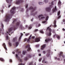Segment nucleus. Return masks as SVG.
<instances>
[{
  "instance_id": "1",
  "label": "nucleus",
  "mask_w": 65,
  "mask_h": 65,
  "mask_svg": "<svg viewBox=\"0 0 65 65\" xmlns=\"http://www.w3.org/2000/svg\"><path fill=\"white\" fill-rule=\"evenodd\" d=\"M15 9V7H13L11 10H10V13L12 14L11 15L10 14H7L6 15L5 19L4 20V21L6 22V21H8L9 19L12 18V14H13L14 13V10Z\"/></svg>"
},
{
  "instance_id": "2",
  "label": "nucleus",
  "mask_w": 65,
  "mask_h": 65,
  "mask_svg": "<svg viewBox=\"0 0 65 65\" xmlns=\"http://www.w3.org/2000/svg\"><path fill=\"white\" fill-rule=\"evenodd\" d=\"M20 23H21V22L20 21L17 22L15 24L16 25L13 26L12 27L9 28L8 29L9 32H10L11 31H12V30H15L17 28H18V27H19V25H20Z\"/></svg>"
},
{
  "instance_id": "3",
  "label": "nucleus",
  "mask_w": 65,
  "mask_h": 65,
  "mask_svg": "<svg viewBox=\"0 0 65 65\" xmlns=\"http://www.w3.org/2000/svg\"><path fill=\"white\" fill-rule=\"evenodd\" d=\"M51 5L50 6V7H47L46 8V11L47 12H50L51 10V8L52 7H53V5H54V4H53V1L51 3Z\"/></svg>"
},
{
  "instance_id": "4",
  "label": "nucleus",
  "mask_w": 65,
  "mask_h": 65,
  "mask_svg": "<svg viewBox=\"0 0 65 65\" xmlns=\"http://www.w3.org/2000/svg\"><path fill=\"white\" fill-rule=\"evenodd\" d=\"M48 30L49 31V32L47 34V35L48 36H50L52 35V33H51V32H52V30L50 28V27H48L47 28V30Z\"/></svg>"
},
{
  "instance_id": "5",
  "label": "nucleus",
  "mask_w": 65,
  "mask_h": 65,
  "mask_svg": "<svg viewBox=\"0 0 65 65\" xmlns=\"http://www.w3.org/2000/svg\"><path fill=\"white\" fill-rule=\"evenodd\" d=\"M38 18H39V20H43V19H44L45 18V17H43V15L42 14L38 16Z\"/></svg>"
},
{
  "instance_id": "6",
  "label": "nucleus",
  "mask_w": 65,
  "mask_h": 65,
  "mask_svg": "<svg viewBox=\"0 0 65 65\" xmlns=\"http://www.w3.org/2000/svg\"><path fill=\"white\" fill-rule=\"evenodd\" d=\"M25 48H28L27 50V51L28 52H29V51H30L31 50V47H30V45L29 44L27 45L25 47Z\"/></svg>"
},
{
  "instance_id": "7",
  "label": "nucleus",
  "mask_w": 65,
  "mask_h": 65,
  "mask_svg": "<svg viewBox=\"0 0 65 65\" xmlns=\"http://www.w3.org/2000/svg\"><path fill=\"white\" fill-rule=\"evenodd\" d=\"M36 9V7H35V8H33V7H30L29 8V10H31V12H33L34 11V10H35Z\"/></svg>"
},
{
  "instance_id": "8",
  "label": "nucleus",
  "mask_w": 65,
  "mask_h": 65,
  "mask_svg": "<svg viewBox=\"0 0 65 65\" xmlns=\"http://www.w3.org/2000/svg\"><path fill=\"white\" fill-rule=\"evenodd\" d=\"M23 2H24V1H23V0H20L19 1L16 2V4L17 5H18V4H19L20 3H22Z\"/></svg>"
},
{
  "instance_id": "9",
  "label": "nucleus",
  "mask_w": 65,
  "mask_h": 65,
  "mask_svg": "<svg viewBox=\"0 0 65 65\" xmlns=\"http://www.w3.org/2000/svg\"><path fill=\"white\" fill-rule=\"evenodd\" d=\"M51 40H52V39L50 38H48L45 40L46 42H48V41H51Z\"/></svg>"
},
{
  "instance_id": "10",
  "label": "nucleus",
  "mask_w": 65,
  "mask_h": 65,
  "mask_svg": "<svg viewBox=\"0 0 65 65\" xmlns=\"http://www.w3.org/2000/svg\"><path fill=\"white\" fill-rule=\"evenodd\" d=\"M57 7L56 6H55V8H54L52 9V12L53 13H54L55 11H57Z\"/></svg>"
},
{
  "instance_id": "11",
  "label": "nucleus",
  "mask_w": 65,
  "mask_h": 65,
  "mask_svg": "<svg viewBox=\"0 0 65 65\" xmlns=\"http://www.w3.org/2000/svg\"><path fill=\"white\" fill-rule=\"evenodd\" d=\"M48 53L46 55L47 57H48L50 55V50H47Z\"/></svg>"
},
{
  "instance_id": "12",
  "label": "nucleus",
  "mask_w": 65,
  "mask_h": 65,
  "mask_svg": "<svg viewBox=\"0 0 65 65\" xmlns=\"http://www.w3.org/2000/svg\"><path fill=\"white\" fill-rule=\"evenodd\" d=\"M48 16H47L46 17V19H45V21H43L42 22V23H43V24H44V23H46V21L48 20Z\"/></svg>"
},
{
  "instance_id": "13",
  "label": "nucleus",
  "mask_w": 65,
  "mask_h": 65,
  "mask_svg": "<svg viewBox=\"0 0 65 65\" xmlns=\"http://www.w3.org/2000/svg\"><path fill=\"white\" fill-rule=\"evenodd\" d=\"M3 46H4L5 50H6V51H7V48H6L5 44V43H3Z\"/></svg>"
},
{
  "instance_id": "14",
  "label": "nucleus",
  "mask_w": 65,
  "mask_h": 65,
  "mask_svg": "<svg viewBox=\"0 0 65 65\" xmlns=\"http://www.w3.org/2000/svg\"><path fill=\"white\" fill-rule=\"evenodd\" d=\"M40 41V39L39 38H36L35 40L36 42H39Z\"/></svg>"
},
{
  "instance_id": "15",
  "label": "nucleus",
  "mask_w": 65,
  "mask_h": 65,
  "mask_svg": "<svg viewBox=\"0 0 65 65\" xmlns=\"http://www.w3.org/2000/svg\"><path fill=\"white\" fill-rule=\"evenodd\" d=\"M56 36V37L58 39H60V36L56 34H55V35H53V37L54 38L55 37V36Z\"/></svg>"
},
{
  "instance_id": "16",
  "label": "nucleus",
  "mask_w": 65,
  "mask_h": 65,
  "mask_svg": "<svg viewBox=\"0 0 65 65\" xmlns=\"http://www.w3.org/2000/svg\"><path fill=\"white\" fill-rule=\"evenodd\" d=\"M46 46V45L45 44H44L43 45H42V46H41V49L42 50H43V49Z\"/></svg>"
},
{
  "instance_id": "17",
  "label": "nucleus",
  "mask_w": 65,
  "mask_h": 65,
  "mask_svg": "<svg viewBox=\"0 0 65 65\" xmlns=\"http://www.w3.org/2000/svg\"><path fill=\"white\" fill-rule=\"evenodd\" d=\"M58 6H60L61 5V2L60 1H59L58 3Z\"/></svg>"
},
{
  "instance_id": "18",
  "label": "nucleus",
  "mask_w": 65,
  "mask_h": 65,
  "mask_svg": "<svg viewBox=\"0 0 65 65\" xmlns=\"http://www.w3.org/2000/svg\"><path fill=\"white\" fill-rule=\"evenodd\" d=\"M31 36H32V35H30L29 38L27 40V42L29 43L30 42V38H31Z\"/></svg>"
},
{
  "instance_id": "19",
  "label": "nucleus",
  "mask_w": 65,
  "mask_h": 65,
  "mask_svg": "<svg viewBox=\"0 0 65 65\" xmlns=\"http://www.w3.org/2000/svg\"><path fill=\"white\" fill-rule=\"evenodd\" d=\"M58 55H59V57H60V56H62V55H63V52H60L59 54H58Z\"/></svg>"
},
{
  "instance_id": "20",
  "label": "nucleus",
  "mask_w": 65,
  "mask_h": 65,
  "mask_svg": "<svg viewBox=\"0 0 65 65\" xmlns=\"http://www.w3.org/2000/svg\"><path fill=\"white\" fill-rule=\"evenodd\" d=\"M12 0H6V2L7 3H11Z\"/></svg>"
},
{
  "instance_id": "21",
  "label": "nucleus",
  "mask_w": 65,
  "mask_h": 65,
  "mask_svg": "<svg viewBox=\"0 0 65 65\" xmlns=\"http://www.w3.org/2000/svg\"><path fill=\"white\" fill-rule=\"evenodd\" d=\"M18 59L20 62H23V60L22 59H20V58H19Z\"/></svg>"
},
{
  "instance_id": "22",
  "label": "nucleus",
  "mask_w": 65,
  "mask_h": 65,
  "mask_svg": "<svg viewBox=\"0 0 65 65\" xmlns=\"http://www.w3.org/2000/svg\"><path fill=\"white\" fill-rule=\"evenodd\" d=\"M32 56L30 54H29L27 55V57L28 58H30Z\"/></svg>"
},
{
  "instance_id": "23",
  "label": "nucleus",
  "mask_w": 65,
  "mask_h": 65,
  "mask_svg": "<svg viewBox=\"0 0 65 65\" xmlns=\"http://www.w3.org/2000/svg\"><path fill=\"white\" fill-rule=\"evenodd\" d=\"M45 59H43L42 61V62L43 63H47V62H45Z\"/></svg>"
},
{
  "instance_id": "24",
  "label": "nucleus",
  "mask_w": 65,
  "mask_h": 65,
  "mask_svg": "<svg viewBox=\"0 0 65 65\" xmlns=\"http://www.w3.org/2000/svg\"><path fill=\"white\" fill-rule=\"evenodd\" d=\"M0 60L2 62L4 61V59L2 58H0Z\"/></svg>"
},
{
  "instance_id": "25",
  "label": "nucleus",
  "mask_w": 65,
  "mask_h": 65,
  "mask_svg": "<svg viewBox=\"0 0 65 65\" xmlns=\"http://www.w3.org/2000/svg\"><path fill=\"white\" fill-rule=\"evenodd\" d=\"M32 25H30L29 26L28 29H31V28H32Z\"/></svg>"
},
{
  "instance_id": "26",
  "label": "nucleus",
  "mask_w": 65,
  "mask_h": 65,
  "mask_svg": "<svg viewBox=\"0 0 65 65\" xmlns=\"http://www.w3.org/2000/svg\"><path fill=\"white\" fill-rule=\"evenodd\" d=\"M23 55H25V54H26V53H27V52H26V51H23Z\"/></svg>"
},
{
  "instance_id": "27",
  "label": "nucleus",
  "mask_w": 65,
  "mask_h": 65,
  "mask_svg": "<svg viewBox=\"0 0 65 65\" xmlns=\"http://www.w3.org/2000/svg\"><path fill=\"white\" fill-rule=\"evenodd\" d=\"M19 42H16V45L17 46H18L19 45Z\"/></svg>"
},
{
  "instance_id": "28",
  "label": "nucleus",
  "mask_w": 65,
  "mask_h": 65,
  "mask_svg": "<svg viewBox=\"0 0 65 65\" xmlns=\"http://www.w3.org/2000/svg\"><path fill=\"white\" fill-rule=\"evenodd\" d=\"M17 38L16 37L14 38L13 39L14 42V41H15V40H17Z\"/></svg>"
},
{
  "instance_id": "29",
  "label": "nucleus",
  "mask_w": 65,
  "mask_h": 65,
  "mask_svg": "<svg viewBox=\"0 0 65 65\" xmlns=\"http://www.w3.org/2000/svg\"><path fill=\"white\" fill-rule=\"evenodd\" d=\"M16 22H17V20L16 19H15L12 22L13 24H14Z\"/></svg>"
},
{
  "instance_id": "30",
  "label": "nucleus",
  "mask_w": 65,
  "mask_h": 65,
  "mask_svg": "<svg viewBox=\"0 0 65 65\" xmlns=\"http://www.w3.org/2000/svg\"><path fill=\"white\" fill-rule=\"evenodd\" d=\"M60 14V11H59L57 13L58 15H59Z\"/></svg>"
},
{
  "instance_id": "31",
  "label": "nucleus",
  "mask_w": 65,
  "mask_h": 65,
  "mask_svg": "<svg viewBox=\"0 0 65 65\" xmlns=\"http://www.w3.org/2000/svg\"><path fill=\"white\" fill-rule=\"evenodd\" d=\"M18 65H24V63L23 64L22 63H20L18 64Z\"/></svg>"
},
{
  "instance_id": "32",
  "label": "nucleus",
  "mask_w": 65,
  "mask_h": 65,
  "mask_svg": "<svg viewBox=\"0 0 65 65\" xmlns=\"http://www.w3.org/2000/svg\"><path fill=\"white\" fill-rule=\"evenodd\" d=\"M19 27L20 28H21V29H22L23 28V25H21Z\"/></svg>"
},
{
  "instance_id": "33",
  "label": "nucleus",
  "mask_w": 65,
  "mask_h": 65,
  "mask_svg": "<svg viewBox=\"0 0 65 65\" xmlns=\"http://www.w3.org/2000/svg\"><path fill=\"white\" fill-rule=\"evenodd\" d=\"M43 4V3L39 2V5H42V4Z\"/></svg>"
},
{
  "instance_id": "34",
  "label": "nucleus",
  "mask_w": 65,
  "mask_h": 65,
  "mask_svg": "<svg viewBox=\"0 0 65 65\" xmlns=\"http://www.w3.org/2000/svg\"><path fill=\"white\" fill-rule=\"evenodd\" d=\"M41 25H40V24H39L38 26H37V25H36V28H38V27H40V26Z\"/></svg>"
},
{
  "instance_id": "35",
  "label": "nucleus",
  "mask_w": 65,
  "mask_h": 65,
  "mask_svg": "<svg viewBox=\"0 0 65 65\" xmlns=\"http://www.w3.org/2000/svg\"><path fill=\"white\" fill-rule=\"evenodd\" d=\"M2 29L3 30V29H3V28L4 27V25H3V24H2Z\"/></svg>"
},
{
  "instance_id": "36",
  "label": "nucleus",
  "mask_w": 65,
  "mask_h": 65,
  "mask_svg": "<svg viewBox=\"0 0 65 65\" xmlns=\"http://www.w3.org/2000/svg\"><path fill=\"white\" fill-rule=\"evenodd\" d=\"M9 46H11V43L9 42Z\"/></svg>"
},
{
  "instance_id": "37",
  "label": "nucleus",
  "mask_w": 65,
  "mask_h": 65,
  "mask_svg": "<svg viewBox=\"0 0 65 65\" xmlns=\"http://www.w3.org/2000/svg\"><path fill=\"white\" fill-rule=\"evenodd\" d=\"M55 59H57V60H60V59L59 58H57V57H55Z\"/></svg>"
},
{
  "instance_id": "38",
  "label": "nucleus",
  "mask_w": 65,
  "mask_h": 65,
  "mask_svg": "<svg viewBox=\"0 0 65 65\" xmlns=\"http://www.w3.org/2000/svg\"><path fill=\"white\" fill-rule=\"evenodd\" d=\"M6 39L7 40H8L9 39V38L8 37V36H7L6 37Z\"/></svg>"
},
{
  "instance_id": "39",
  "label": "nucleus",
  "mask_w": 65,
  "mask_h": 65,
  "mask_svg": "<svg viewBox=\"0 0 65 65\" xmlns=\"http://www.w3.org/2000/svg\"><path fill=\"white\" fill-rule=\"evenodd\" d=\"M40 33H42V34H43V33H44V32H43V30H42L40 31Z\"/></svg>"
},
{
  "instance_id": "40",
  "label": "nucleus",
  "mask_w": 65,
  "mask_h": 65,
  "mask_svg": "<svg viewBox=\"0 0 65 65\" xmlns=\"http://www.w3.org/2000/svg\"><path fill=\"white\" fill-rule=\"evenodd\" d=\"M44 2H45V3H46L48 2V0H45Z\"/></svg>"
},
{
  "instance_id": "41",
  "label": "nucleus",
  "mask_w": 65,
  "mask_h": 65,
  "mask_svg": "<svg viewBox=\"0 0 65 65\" xmlns=\"http://www.w3.org/2000/svg\"><path fill=\"white\" fill-rule=\"evenodd\" d=\"M21 37H22V36H20V37L19 39V41H20V40H21Z\"/></svg>"
},
{
  "instance_id": "42",
  "label": "nucleus",
  "mask_w": 65,
  "mask_h": 65,
  "mask_svg": "<svg viewBox=\"0 0 65 65\" xmlns=\"http://www.w3.org/2000/svg\"><path fill=\"white\" fill-rule=\"evenodd\" d=\"M16 56L17 58H18V59L19 58H20L18 57V55L17 54H16Z\"/></svg>"
},
{
  "instance_id": "43",
  "label": "nucleus",
  "mask_w": 65,
  "mask_h": 65,
  "mask_svg": "<svg viewBox=\"0 0 65 65\" xmlns=\"http://www.w3.org/2000/svg\"><path fill=\"white\" fill-rule=\"evenodd\" d=\"M38 31V30L37 29H35L34 30V32H37Z\"/></svg>"
},
{
  "instance_id": "44",
  "label": "nucleus",
  "mask_w": 65,
  "mask_h": 65,
  "mask_svg": "<svg viewBox=\"0 0 65 65\" xmlns=\"http://www.w3.org/2000/svg\"><path fill=\"white\" fill-rule=\"evenodd\" d=\"M29 34H30L29 33L26 34H25V36H28V35H29Z\"/></svg>"
},
{
  "instance_id": "45",
  "label": "nucleus",
  "mask_w": 65,
  "mask_h": 65,
  "mask_svg": "<svg viewBox=\"0 0 65 65\" xmlns=\"http://www.w3.org/2000/svg\"><path fill=\"white\" fill-rule=\"evenodd\" d=\"M28 4H27L25 6V7L26 8H28Z\"/></svg>"
},
{
  "instance_id": "46",
  "label": "nucleus",
  "mask_w": 65,
  "mask_h": 65,
  "mask_svg": "<svg viewBox=\"0 0 65 65\" xmlns=\"http://www.w3.org/2000/svg\"><path fill=\"white\" fill-rule=\"evenodd\" d=\"M42 59V58H41L39 59V62H40L41 61V60Z\"/></svg>"
},
{
  "instance_id": "47",
  "label": "nucleus",
  "mask_w": 65,
  "mask_h": 65,
  "mask_svg": "<svg viewBox=\"0 0 65 65\" xmlns=\"http://www.w3.org/2000/svg\"><path fill=\"white\" fill-rule=\"evenodd\" d=\"M25 61L27 60H28V58L27 57H25Z\"/></svg>"
},
{
  "instance_id": "48",
  "label": "nucleus",
  "mask_w": 65,
  "mask_h": 65,
  "mask_svg": "<svg viewBox=\"0 0 65 65\" xmlns=\"http://www.w3.org/2000/svg\"><path fill=\"white\" fill-rule=\"evenodd\" d=\"M35 36H32L31 37V38H32V39H34V38H35Z\"/></svg>"
},
{
  "instance_id": "49",
  "label": "nucleus",
  "mask_w": 65,
  "mask_h": 65,
  "mask_svg": "<svg viewBox=\"0 0 65 65\" xmlns=\"http://www.w3.org/2000/svg\"><path fill=\"white\" fill-rule=\"evenodd\" d=\"M54 27H57V25H56V24H54Z\"/></svg>"
},
{
  "instance_id": "50",
  "label": "nucleus",
  "mask_w": 65,
  "mask_h": 65,
  "mask_svg": "<svg viewBox=\"0 0 65 65\" xmlns=\"http://www.w3.org/2000/svg\"><path fill=\"white\" fill-rule=\"evenodd\" d=\"M32 64H33V62L30 63L29 65H32Z\"/></svg>"
},
{
  "instance_id": "51",
  "label": "nucleus",
  "mask_w": 65,
  "mask_h": 65,
  "mask_svg": "<svg viewBox=\"0 0 65 65\" xmlns=\"http://www.w3.org/2000/svg\"><path fill=\"white\" fill-rule=\"evenodd\" d=\"M10 62H12V60L11 59H10Z\"/></svg>"
},
{
  "instance_id": "52",
  "label": "nucleus",
  "mask_w": 65,
  "mask_h": 65,
  "mask_svg": "<svg viewBox=\"0 0 65 65\" xmlns=\"http://www.w3.org/2000/svg\"><path fill=\"white\" fill-rule=\"evenodd\" d=\"M2 28H0V33L1 32V31H2Z\"/></svg>"
},
{
  "instance_id": "53",
  "label": "nucleus",
  "mask_w": 65,
  "mask_h": 65,
  "mask_svg": "<svg viewBox=\"0 0 65 65\" xmlns=\"http://www.w3.org/2000/svg\"><path fill=\"white\" fill-rule=\"evenodd\" d=\"M54 24H56V21H55L54 22Z\"/></svg>"
},
{
  "instance_id": "54",
  "label": "nucleus",
  "mask_w": 65,
  "mask_h": 65,
  "mask_svg": "<svg viewBox=\"0 0 65 65\" xmlns=\"http://www.w3.org/2000/svg\"><path fill=\"white\" fill-rule=\"evenodd\" d=\"M61 18V16L60 15L58 16V19H59V18Z\"/></svg>"
},
{
  "instance_id": "55",
  "label": "nucleus",
  "mask_w": 65,
  "mask_h": 65,
  "mask_svg": "<svg viewBox=\"0 0 65 65\" xmlns=\"http://www.w3.org/2000/svg\"><path fill=\"white\" fill-rule=\"evenodd\" d=\"M62 57H63V58H64V57H65V56L63 55V54L62 55Z\"/></svg>"
},
{
  "instance_id": "56",
  "label": "nucleus",
  "mask_w": 65,
  "mask_h": 65,
  "mask_svg": "<svg viewBox=\"0 0 65 65\" xmlns=\"http://www.w3.org/2000/svg\"><path fill=\"white\" fill-rule=\"evenodd\" d=\"M43 54H44L45 53V51H43Z\"/></svg>"
},
{
  "instance_id": "57",
  "label": "nucleus",
  "mask_w": 65,
  "mask_h": 65,
  "mask_svg": "<svg viewBox=\"0 0 65 65\" xmlns=\"http://www.w3.org/2000/svg\"><path fill=\"white\" fill-rule=\"evenodd\" d=\"M27 40V39H25L24 40V41H26Z\"/></svg>"
},
{
  "instance_id": "58",
  "label": "nucleus",
  "mask_w": 65,
  "mask_h": 65,
  "mask_svg": "<svg viewBox=\"0 0 65 65\" xmlns=\"http://www.w3.org/2000/svg\"><path fill=\"white\" fill-rule=\"evenodd\" d=\"M12 54H15V52H12Z\"/></svg>"
},
{
  "instance_id": "59",
  "label": "nucleus",
  "mask_w": 65,
  "mask_h": 65,
  "mask_svg": "<svg viewBox=\"0 0 65 65\" xmlns=\"http://www.w3.org/2000/svg\"><path fill=\"white\" fill-rule=\"evenodd\" d=\"M11 6V5H9V6H8V7L9 8V7H10V6Z\"/></svg>"
},
{
  "instance_id": "60",
  "label": "nucleus",
  "mask_w": 65,
  "mask_h": 65,
  "mask_svg": "<svg viewBox=\"0 0 65 65\" xmlns=\"http://www.w3.org/2000/svg\"><path fill=\"white\" fill-rule=\"evenodd\" d=\"M63 22H65V19H63Z\"/></svg>"
},
{
  "instance_id": "61",
  "label": "nucleus",
  "mask_w": 65,
  "mask_h": 65,
  "mask_svg": "<svg viewBox=\"0 0 65 65\" xmlns=\"http://www.w3.org/2000/svg\"><path fill=\"white\" fill-rule=\"evenodd\" d=\"M41 54H39V56H41Z\"/></svg>"
},
{
  "instance_id": "62",
  "label": "nucleus",
  "mask_w": 65,
  "mask_h": 65,
  "mask_svg": "<svg viewBox=\"0 0 65 65\" xmlns=\"http://www.w3.org/2000/svg\"><path fill=\"white\" fill-rule=\"evenodd\" d=\"M62 30H63V31H65V29L64 28H62Z\"/></svg>"
},
{
  "instance_id": "63",
  "label": "nucleus",
  "mask_w": 65,
  "mask_h": 65,
  "mask_svg": "<svg viewBox=\"0 0 65 65\" xmlns=\"http://www.w3.org/2000/svg\"><path fill=\"white\" fill-rule=\"evenodd\" d=\"M19 51V50L17 49L16 50V52H18V51Z\"/></svg>"
},
{
  "instance_id": "64",
  "label": "nucleus",
  "mask_w": 65,
  "mask_h": 65,
  "mask_svg": "<svg viewBox=\"0 0 65 65\" xmlns=\"http://www.w3.org/2000/svg\"><path fill=\"white\" fill-rule=\"evenodd\" d=\"M37 47H39V45H36Z\"/></svg>"
}]
</instances>
